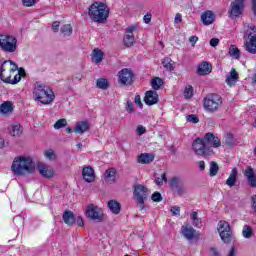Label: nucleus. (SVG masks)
<instances>
[{"instance_id": "1", "label": "nucleus", "mask_w": 256, "mask_h": 256, "mask_svg": "<svg viewBox=\"0 0 256 256\" xmlns=\"http://www.w3.org/2000/svg\"><path fill=\"white\" fill-rule=\"evenodd\" d=\"M35 169V161H33L31 156H17L14 158L11 165V171L14 175H20L22 177H25V175H33Z\"/></svg>"}, {"instance_id": "2", "label": "nucleus", "mask_w": 256, "mask_h": 256, "mask_svg": "<svg viewBox=\"0 0 256 256\" xmlns=\"http://www.w3.org/2000/svg\"><path fill=\"white\" fill-rule=\"evenodd\" d=\"M19 66L11 60L4 61L0 67V79L3 83H9L10 85H17L19 83V76H15Z\"/></svg>"}, {"instance_id": "3", "label": "nucleus", "mask_w": 256, "mask_h": 256, "mask_svg": "<svg viewBox=\"0 0 256 256\" xmlns=\"http://www.w3.org/2000/svg\"><path fill=\"white\" fill-rule=\"evenodd\" d=\"M88 16L94 23H105L109 17V7L103 2H94L88 8Z\"/></svg>"}, {"instance_id": "4", "label": "nucleus", "mask_w": 256, "mask_h": 256, "mask_svg": "<svg viewBox=\"0 0 256 256\" xmlns=\"http://www.w3.org/2000/svg\"><path fill=\"white\" fill-rule=\"evenodd\" d=\"M33 95L35 101H39L42 105H51L55 101L53 90L49 86L39 82L34 85Z\"/></svg>"}, {"instance_id": "5", "label": "nucleus", "mask_w": 256, "mask_h": 256, "mask_svg": "<svg viewBox=\"0 0 256 256\" xmlns=\"http://www.w3.org/2000/svg\"><path fill=\"white\" fill-rule=\"evenodd\" d=\"M223 107V98L218 94H208L204 98V109L208 113H217Z\"/></svg>"}, {"instance_id": "6", "label": "nucleus", "mask_w": 256, "mask_h": 256, "mask_svg": "<svg viewBox=\"0 0 256 256\" xmlns=\"http://www.w3.org/2000/svg\"><path fill=\"white\" fill-rule=\"evenodd\" d=\"M0 49L4 53H15L17 51V38L8 34H0Z\"/></svg>"}, {"instance_id": "7", "label": "nucleus", "mask_w": 256, "mask_h": 256, "mask_svg": "<svg viewBox=\"0 0 256 256\" xmlns=\"http://www.w3.org/2000/svg\"><path fill=\"white\" fill-rule=\"evenodd\" d=\"M217 229L223 243L229 244L231 241H233V231H231V225H229V222L220 220L218 222Z\"/></svg>"}, {"instance_id": "8", "label": "nucleus", "mask_w": 256, "mask_h": 256, "mask_svg": "<svg viewBox=\"0 0 256 256\" xmlns=\"http://www.w3.org/2000/svg\"><path fill=\"white\" fill-rule=\"evenodd\" d=\"M85 215L91 221H95L96 223L103 222L105 214H103V209L99 208V206L95 204H89L86 208Z\"/></svg>"}, {"instance_id": "9", "label": "nucleus", "mask_w": 256, "mask_h": 256, "mask_svg": "<svg viewBox=\"0 0 256 256\" xmlns=\"http://www.w3.org/2000/svg\"><path fill=\"white\" fill-rule=\"evenodd\" d=\"M134 196L140 211H143V209H145V199L149 196V189L144 185H136L134 188Z\"/></svg>"}, {"instance_id": "10", "label": "nucleus", "mask_w": 256, "mask_h": 256, "mask_svg": "<svg viewBox=\"0 0 256 256\" xmlns=\"http://www.w3.org/2000/svg\"><path fill=\"white\" fill-rule=\"evenodd\" d=\"M192 149L196 155H202L203 157H209L213 153V149L207 147L205 140L202 138H197L192 143Z\"/></svg>"}, {"instance_id": "11", "label": "nucleus", "mask_w": 256, "mask_h": 256, "mask_svg": "<svg viewBox=\"0 0 256 256\" xmlns=\"http://www.w3.org/2000/svg\"><path fill=\"white\" fill-rule=\"evenodd\" d=\"M253 33H256V27L255 25L250 24L246 30V35L250 37V39L248 42H245L244 46L248 53L256 55V35L251 36Z\"/></svg>"}, {"instance_id": "12", "label": "nucleus", "mask_w": 256, "mask_h": 256, "mask_svg": "<svg viewBox=\"0 0 256 256\" xmlns=\"http://www.w3.org/2000/svg\"><path fill=\"white\" fill-rule=\"evenodd\" d=\"M118 81L120 85H131L133 83V71L124 68L118 72Z\"/></svg>"}, {"instance_id": "13", "label": "nucleus", "mask_w": 256, "mask_h": 256, "mask_svg": "<svg viewBox=\"0 0 256 256\" xmlns=\"http://www.w3.org/2000/svg\"><path fill=\"white\" fill-rule=\"evenodd\" d=\"M202 139L209 149H213V147L215 149H217V147H221V140L211 132L206 133Z\"/></svg>"}, {"instance_id": "14", "label": "nucleus", "mask_w": 256, "mask_h": 256, "mask_svg": "<svg viewBox=\"0 0 256 256\" xmlns=\"http://www.w3.org/2000/svg\"><path fill=\"white\" fill-rule=\"evenodd\" d=\"M135 29V26H130L126 29V34L123 39L125 47H133V45H135V36L133 35Z\"/></svg>"}, {"instance_id": "15", "label": "nucleus", "mask_w": 256, "mask_h": 256, "mask_svg": "<svg viewBox=\"0 0 256 256\" xmlns=\"http://www.w3.org/2000/svg\"><path fill=\"white\" fill-rule=\"evenodd\" d=\"M244 1L243 0H235L231 4V15L232 17H239L243 13V7H244Z\"/></svg>"}, {"instance_id": "16", "label": "nucleus", "mask_w": 256, "mask_h": 256, "mask_svg": "<svg viewBox=\"0 0 256 256\" xmlns=\"http://www.w3.org/2000/svg\"><path fill=\"white\" fill-rule=\"evenodd\" d=\"M244 177L247 179L250 187H256V172L252 167H247L244 171Z\"/></svg>"}, {"instance_id": "17", "label": "nucleus", "mask_w": 256, "mask_h": 256, "mask_svg": "<svg viewBox=\"0 0 256 256\" xmlns=\"http://www.w3.org/2000/svg\"><path fill=\"white\" fill-rule=\"evenodd\" d=\"M144 101L146 105H155L159 103V94L155 90L147 91Z\"/></svg>"}, {"instance_id": "18", "label": "nucleus", "mask_w": 256, "mask_h": 256, "mask_svg": "<svg viewBox=\"0 0 256 256\" xmlns=\"http://www.w3.org/2000/svg\"><path fill=\"white\" fill-rule=\"evenodd\" d=\"M82 176L87 183H93L95 181V170L91 166H86L82 170Z\"/></svg>"}, {"instance_id": "19", "label": "nucleus", "mask_w": 256, "mask_h": 256, "mask_svg": "<svg viewBox=\"0 0 256 256\" xmlns=\"http://www.w3.org/2000/svg\"><path fill=\"white\" fill-rule=\"evenodd\" d=\"M38 171L42 177H45L46 179H51L55 175V171L50 166H47L45 164H41L38 166Z\"/></svg>"}, {"instance_id": "20", "label": "nucleus", "mask_w": 256, "mask_h": 256, "mask_svg": "<svg viewBox=\"0 0 256 256\" xmlns=\"http://www.w3.org/2000/svg\"><path fill=\"white\" fill-rule=\"evenodd\" d=\"M155 160V155L151 153H142L138 156L137 161L141 165H149V163H153Z\"/></svg>"}, {"instance_id": "21", "label": "nucleus", "mask_w": 256, "mask_h": 256, "mask_svg": "<svg viewBox=\"0 0 256 256\" xmlns=\"http://www.w3.org/2000/svg\"><path fill=\"white\" fill-rule=\"evenodd\" d=\"M195 233H197V230H195L192 226H182V235L188 241L195 239Z\"/></svg>"}, {"instance_id": "22", "label": "nucleus", "mask_w": 256, "mask_h": 256, "mask_svg": "<svg viewBox=\"0 0 256 256\" xmlns=\"http://www.w3.org/2000/svg\"><path fill=\"white\" fill-rule=\"evenodd\" d=\"M201 21L204 25H212L215 21V14L212 11H206L201 15Z\"/></svg>"}, {"instance_id": "23", "label": "nucleus", "mask_w": 256, "mask_h": 256, "mask_svg": "<svg viewBox=\"0 0 256 256\" xmlns=\"http://www.w3.org/2000/svg\"><path fill=\"white\" fill-rule=\"evenodd\" d=\"M89 128H90L89 122L80 121L76 124L74 128V132L79 133V135H83V133L87 132Z\"/></svg>"}, {"instance_id": "24", "label": "nucleus", "mask_w": 256, "mask_h": 256, "mask_svg": "<svg viewBox=\"0 0 256 256\" xmlns=\"http://www.w3.org/2000/svg\"><path fill=\"white\" fill-rule=\"evenodd\" d=\"M213 67L208 62H202L198 66V75H209L211 73Z\"/></svg>"}, {"instance_id": "25", "label": "nucleus", "mask_w": 256, "mask_h": 256, "mask_svg": "<svg viewBox=\"0 0 256 256\" xmlns=\"http://www.w3.org/2000/svg\"><path fill=\"white\" fill-rule=\"evenodd\" d=\"M115 175H117V170L115 168H110L104 173V180L106 183H115Z\"/></svg>"}, {"instance_id": "26", "label": "nucleus", "mask_w": 256, "mask_h": 256, "mask_svg": "<svg viewBox=\"0 0 256 256\" xmlns=\"http://www.w3.org/2000/svg\"><path fill=\"white\" fill-rule=\"evenodd\" d=\"M13 113V103L6 101L0 105V115H9Z\"/></svg>"}, {"instance_id": "27", "label": "nucleus", "mask_w": 256, "mask_h": 256, "mask_svg": "<svg viewBox=\"0 0 256 256\" xmlns=\"http://www.w3.org/2000/svg\"><path fill=\"white\" fill-rule=\"evenodd\" d=\"M237 79H239V74L235 70V68H232L230 71V75L226 78V83L230 87L235 85L237 83Z\"/></svg>"}, {"instance_id": "28", "label": "nucleus", "mask_w": 256, "mask_h": 256, "mask_svg": "<svg viewBox=\"0 0 256 256\" xmlns=\"http://www.w3.org/2000/svg\"><path fill=\"white\" fill-rule=\"evenodd\" d=\"M103 51H101L99 48H96L92 51V61L95 63V65H99L101 61H103Z\"/></svg>"}, {"instance_id": "29", "label": "nucleus", "mask_w": 256, "mask_h": 256, "mask_svg": "<svg viewBox=\"0 0 256 256\" xmlns=\"http://www.w3.org/2000/svg\"><path fill=\"white\" fill-rule=\"evenodd\" d=\"M108 208L114 215H119V213H121V204L116 200L108 201Z\"/></svg>"}, {"instance_id": "30", "label": "nucleus", "mask_w": 256, "mask_h": 256, "mask_svg": "<svg viewBox=\"0 0 256 256\" xmlns=\"http://www.w3.org/2000/svg\"><path fill=\"white\" fill-rule=\"evenodd\" d=\"M237 173V168H233L228 179L226 180V185H228V187H235L237 183Z\"/></svg>"}, {"instance_id": "31", "label": "nucleus", "mask_w": 256, "mask_h": 256, "mask_svg": "<svg viewBox=\"0 0 256 256\" xmlns=\"http://www.w3.org/2000/svg\"><path fill=\"white\" fill-rule=\"evenodd\" d=\"M62 217L66 225H75V215L73 214V212L65 211Z\"/></svg>"}, {"instance_id": "32", "label": "nucleus", "mask_w": 256, "mask_h": 256, "mask_svg": "<svg viewBox=\"0 0 256 256\" xmlns=\"http://www.w3.org/2000/svg\"><path fill=\"white\" fill-rule=\"evenodd\" d=\"M255 236V232H253V228L249 225H244L242 229V237L244 239H251V237Z\"/></svg>"}, {"instance_id": "33", "label": "nucleus", "mask_w": 256, "mask_h": 256, "mask_svg": "<svg viewBox=\"0 0 256 256\" xmlns=\"http://www.w3.org/2000/svg\"><path fill=\"white\" fill-rule=\"evenodd\" d=\"M164 83L165 82L163 81V79L155 77L151 80V87L152 89H154V91H159V89L163 87Z\"/></svg>"}, {"instance_id": "34", "label": "nucleus", "mask_w": 256, "mask_h": 256, "mask_svg": "<svg viewBox=\"0 0 256 256\" xmlns=\"http://www.w3.org/2000/svg\"><path fill=\"white\" fill-rule=\"evenodd\" d=\"M228 53L230 57H233V59H239V57H241V51L236 45H231Z\"/></svg>"}, {"instance_id": "35", "label": "nucleus", "mask_w": 256, "mask_h": 256, "mask_svg": "<svg viewBox=\"0 0 256 256\" xmlns=\"http://www.w3.org/2000/svg\"><path fill=\"white\" fill-rule=\"evenodd\" d=\"M96 86L98 87V89H102V90H107L109 89V81L105 78H99L96 81Z\"/></svg>"}, {"instance_id": "36", "label": "nucleus", "mask_w": 256, "mask_h": 256, "mask_svg": "<svg viewBox=\"0 0 256 256\" xmlns=\"http://www.w3.org/2000/svg\"><path fill=\"white\" fill-rule=\"evenodd\" d=\"M60 31L64 37H70L73 34V27H71V24H65Z\"/></svg>"}, {"instance_id": "37", "label": "nucleus", "mask_w": 256, "mask_h": 256, "mask_svg": "<svg viewBox=\"0 0 256 256\" xmlns=\"http://www.w3.org/2000/svg\"><path fill=\"white\" fill-rule=\"evenodd\" d=\"M180 185H183V180L181 178L174 177L169 182V186L171 189H173V191H175V189Z\"/></svg>"}, {"instance_id": "38", "label": "nucleus", "mask_w": 256, "mask_h": 256, "mask_svg": "<svg viewBox=\"0 0 256 256\" xmlns=\"http://www.w3.org/2000/svg\"><path fill=\"white\" fill-rule=\"evenodd\" d=\"M162 65L167 69V71H173L175 69L173 66V60H171V58H164L162 60Z\"/></svg>"}, {"instance_id": "39", "label": "nucleus", "mask_w": 256, "mask_h": 256, "mask_svg": "<svg viewBox=\"0 0 256 256\" xmlns=\"http://www.w3.org/2000/svg\"><path fill=\"white\" fill-rule=\"evenodd\" d=\"M21 133L22 130L20 125L11 126L10 135H12V137H19Z\"/></svg>"}, {"instance_id": "40", "label": "nucleus", "mask_w": 256, "mask_h": 256, "mask_svg": "<svg viewBox=\"0 0 256 256\" xmlns=\"http://www.w3.org/2000/svg\"><path fill=\"white\" fill-rule=\"evenodd\" d=\"M224 143L228 145L229 147L235 145V138H233V134L227 133L224 136Z\"/></svg>"}, {"instance_id": "41", "label": "nucleus", "mask_w": 256, "mask_h": 256, "mask_svg": "<svg viewBox=\"0 0 256 256\" xmlns=\"http://www.w3.org/2000/svg\"><path fill=\"white\" fill-rule=\"evenodd\" d=\"M219 171V165L216 164V162H210V177H215Z\"/></svg>"}, {"instance_id": "42", "label": "nucleus", "mask_w": 256, "mask_h": 256, "mask_svg": "<svg viewBox=\"0 0 256 256\" xmlns=\"http://www.w3.org/2000/svg\"><path fill=\"white\" fill-rule=\"evenodd\" d=\"M63 127H67V119H65V118L59 119L54 124V129H56V130L63 129Z\"/></svg>"}, {"instance_id": "43", "label": "nucleus", "mask_w": 256, "mask_h": 256, "mask_svg": "<svg viewBox=\"0 0 256 256\" xmlns=\"http://www.w3.org/2000/svg\"><path fill=\"white\" fill-rule=\"evenodd\" d=\"M193 93H194L193 86L191 85L186 86V88L184 89L185 99H191V97H193Z\"/></svg>"}, {"instance_id": "44", "label": "nucleus", "mask_w": 256, "mask_h": 256, "mask_svg": "<svg viewBox=\"0 0 256 256\" xmlns=\"http://www.w3.org/2000/svg\"><path fill=\"white\" fill-rule=\"evenodd\" d=\"M177 195H185L187 193V187L183 184H180L176 189H174Z\"/></svg>"}, {"instance_id": "45", "label": "nucleus", "mask_w": 256, "mask_h": 256, "mask_svg": "<svg viewBox=\"0 0 256 256\" xmlns=\"http://www.w3.org/2000/svg\"><path fill=\"white\" fill-rule=\"evenodd\" d=\"M152 201L155 203H161L163 201V196H161V193L159 192H154L151 197Z\"/></svg>"}, {"instance_id": "46", "label": "nucleus", "mask_w": 256, "mask_h": 256, "mask_svg": "<svg viewBox=\"0 0 256 256\" xmlns=\"http://www.w3.org/2000/svg\"><path fill=\"white\" fill-rule=\"evenodd\" d=\"M163 181H167V177L165 176V173L161 174L160 177H155L154 179V183H156V185H163Z\"/></svg>"}, {"instance_id": "47", "label": "nucleus", "mask_w": 256, "mask_h": 256, "mask_svg": "<svg viewBox=\"0 0 256 256\" xmlns=\"http://www.w3.org/2000/svg\"><path fill=\"white\" fill-rule=\"evenodd\" d=\"M46 159H49V161H55L56 156H55V152L53 150H47L44 153Z\"/></svg>"}, {"instance_id": "48", "label": "nucleus", "mask_w": 256, "mask_h": 256, "mask_svg": "<svg viewBox=\"0 0 256 256\" xmlns=\"http://www.w3.org/2000/svg\"><path fill=\"white\" fill-rule=\"evenodd\" d=\"M126 111L127 113H135V107L133 106V102L131 101L126 102Z\"/></svg>"}, {"instance_id": "49", "label": "nucleus", "mask_w": 256, "mask_h": 256, "mask_svg": "<svg viewBox=\"0 0 256 256\" xmlns=\"http://www.w3.org/2000/svg\"><path fill=\"white\" fill-rule=\"evenodd\" d=\"M25 69L23 68H18V71L14 74V77H19V81H21V77H25Z\"/></svg>"}, {"instance_id": "50", "label": "nucleus", "mask_w": 256, "mask_h": 256, "mask_svg": "<svg viewBox=\"0 0 256 256\" xmlns=\"http://www.w3.org/2000/svg\"><path fill=\"white\" fill-rule=\"evenodd\" d=\"M187 121L189 123H199V117H197L195 114H191L187 117Z\"/></svg>"}, {"instance_id": "51", "label": "nucleus", "mask_w": 256, "mask_h": 256, "mask_svg": "<svg viewBox=\"0 0 256 256\" xmlns=\"http://www.w3.org/2000/svg\"><path fill=\"white\" fill-rule=\"evenodd\" d=\"M136 133L139 137H141V135H145V133H147V129H145L144 126L139 125L136 129Z\"/></svg>"}, {"instance_id": "52", "label": "nucleus", "mask_w": 256, "mask_h": 256, "mask_svg": "<svg viewBox=\"0 0 256 256\" xmlns=\"http://www.w3.org/2000/svg\"><path fill=\"white\" fill-rule=\"evenodd\" d=\"M37 0H22L24 7H33Z\"/></svg>"}, {"instance_id": "53", "label": "nucleus", "mask_w": 256, "mask_h": 256, "mask_svg": "<svg viewBox=\"0 0 256 256\" xmlns=\"http://www.w3.org/2000/svg\"><path fill=\"white\" fill-rule=\"evenodd\" d=\"M134 103L140 108L143 109V102H141V96L136 95L134 98Z\"/></svg>"}, {"instance_id": "54", "label": "nucleus", "mask_w": 256, "mask_h": 256, "mask_svg": "<svg viewBox=\"0 0 256 256\" xmlns=\"http://www.w3.org/2000/svg\"><path fill=\"white\" fill-rule=\"evenodd\" d=\"M172 215H180L181 214V208L179 206H173L170 209Z\"/></svg>"}, {"instance_id": "55", "label": "nucleus", "mask_w": 256, "mask_h": 256, "mask_svg": "<svg viewBox=\"0 0 256 256\" xmlns=\"http://www.w3.org/2000/svg\"><path fill=\"white\" fill-rule=\"evenodd\" d=\"M59 25H61L60 21H55L52 23V29H53L54 33L59 32Z\"/></svg>"}, {"instance_id": "56", "label": "nucleus", "mask_w": 256, "mask_h": 256, "mask_svg": "<svg viewBox=\"0 0 256 256\" xmlns=\"http://www.w3.org/2000/svg\"><path fill=\"white\" fill-rule=\"evenodd\" d=\"M151 19H152L151 13H147L143 17V21H144V23H146V25H149V23H151Z\"/></svg>"}, {"instance_id": "57", "label": "nucleus", "mask_w": 256, "mask_h": 256, "mask_svg": "<svg viewBox=\"0 0 256 256\" xmlns=\"http://www.w3.org/2000/svg\"><path fill=\"white\" fill-rule=\"evenodd\" d=\"M192 225H194V227H198V229H200L201 225H202V221L201 218H197L192 222Z\"/></svg>"}, {"instance_id": "58", "label": "nucleus", "mask_w": 256, "mask_h": 256, "mask_svg": "<svg viewBox=\"0 0 256 256\" xmlns=\"http://www.w3.org/2000/svg\"><path fill=\"white\" fill-rule=\"evenodd\" d=\"M76 223H77L78 227H84V225H85V222L83 221V217H81V216L77 217Z\"/></svg>"}, {"instance_id": "59", "label": "nucleus", "mask_w": 256, "mask_h": 256, "mask_svg": "<svg viewBox=\"0 0 256 256\" xmlns=\"http://www.w3.org/2000/svg\"><path fill=\"white\" fill-rule=\"evenodd\" d=\"M189 41H190L192 47H195V43H197V41H199V37H197V36H191V37L189 38Z\"/></svg>"}, {"instance_id": "60", "label": "nucleus", "mask_w": 256, "mask_h": 256, "mask_svg": "<svg viewBox=\"0 0 256 256\" xmlns=\"http://www.w3.org/2000/svg\"><path fill=\"white\" fill-rule=\"evenodd\" d=\"M210 252L213 256H221V252H219V250H217L215 247L210 248Z\"/></svg>"}, {"instance_id": "61", "label": "nucleus", "mask_w": 256, "mask_h": 256, "mask_svg": "<svg viewBox=\"0 0 256 256\" xmlns=\"http://www.w3.org/2000/svg\"><path fill=\"white\" fill-rule=\"evenodd\" d=\"M210 45H211V47H217V45H219V39L218 38H212L210 40Z\"/></svg>"}, {"instance_id": "62", "label": "nucleus", "mask_w": 256, "mask_h": 256, "mask_svg": "<svg viewBox=\"0 0 256 256\" xmlns=\"http://www.w3.org/2000/svg\"><path fill=\"white\" fill-rule=\"evenodd\" d=\"M183 21V18L180 13H177L175 18H174V23H181Z\"/></svg>"}, {"instance_id": "63", "label": "nucleus", "mask_w": 256, "mask_h": 256, "mask_svg": "<svg viewBox=\"0 0 256 256\" xmlns=\"http://www.w3.org/2000/svg\"><path fill=\"white\" fill-rule=\"evenodd\" d=\"M252 209L256 211V195L252 197Z\"/></svg>"}, {"instance_id": "64", "label": "nucleus", "mask_w": 256, "mask_h": 256, "mask_svg": "<svg viewBox=\"0 0 256 256\" xmlns=\"http://www.w3.org/2000/svg\"><path fill=\"white\" fill-rule=\"evenodd\" d=\"M227 256H235V246H232Z\"/></svg>"}]
</instances>
